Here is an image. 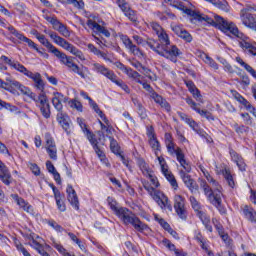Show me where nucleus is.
<instances>
[{"instance_id": "f257e3e1", "label": "nucleus", "mask_w": 256, "mask_h": 256, "mask_svg": "<svg viewBox=\"0 0 256 256\" xmlns=\"http://www.w3.org/2000/svg\"><path fill=\"white\" fill-rule=\"evenodd\" d=\"M196 21H199V23H203L204 21L208 25L216 27L228 37H236L237 39H239L241 35H243V32L239 31V28L237 27L236 23H234L233 21H229L219 15H215L213 19L200 12V14H198V18L196 19Z\"/></svg>"}, {"instance_id": "f03ea898", "label": "nucleus", "mask_w": 256, "mask_h": 256, "mask_svg": "<svg viewBox=\"0 0 256 256\" xmlns=\"http://www.w3.org/2000/svg\"><path fill=\"white\" fill-rule=\"evenodd\" d=\"M107 202L110 209L124 225H132L136 231H145L147 229V224L141 222L139 217L129 210V208L119 206V203L112 197H108Z\"/></svg>"}, {"instance_id": "7ed1b4c3", "label": "nucleus", "mask_w": 256, "mask_h": 256, "mask_svg": "<svg viewBox=\"0 0 256 256\" xmlns=\"http://www.w3.org/2000/svg\"><path fill=\"white\" fill-rule=\"evenodd\" d=\"M146 45L157 53V55L169 59L173 63H177V58L182 54L181 50L177 48L176 45L167 44L166 46H161V44L154 39H148Z\"/></svg>"}, {"instance_id": "20e7f679", "label": "nucleus", "mask_w": 256, "mask_h": 256, "mask_svg": "<svg viewBox=\"0 0 256 256\" xmlns=\"http://www.w3.org/2000/svg\"><path fill=\"white\" fill-rule=\"evenodd\" d=\"M53 55L56 56L57 59H59L62 65H65V67L72 71V73L79 75L81 79H87L89 75V68L85 66L80 67L79 65L75 64V62L73 61V57L67 56V54L59 50V48L55 51Z\"/></svg>"}, {"instance_id": "39448f33", "label": "nucleus", "mask_w": 256, "mask_h": 256, "mask_svg": "<svg viewBox=\"0 0 256 256\" xmlns=\"http://www.w3.org/2000/svg\"><path fill=\"white\" fill-rule=\"evenodd\" d=\"M22 91L24 92V95H27V97L32 99V101H35L36 106H38L45 119H49V117H51V105L49 104V100L45 93H40L37 96L29 88H22Z\"/></svg>"}, {"instance_id": "423d86ee", "label": "nucleus", "mask_w": 256, "mask_h": 256, "mask_svg": "<svg viewBox=\"0 0 256 256\" xmlns=\"http://www.w3.org/2000/svg\"><path fill=\"white\" fill-rule=\"evenodd\" d=\"M92 69L95 71V73H99V75H103V77H106V79H109L112 83L117 85V87H121L125 93H131V90L129 89V86L126 85L123 80L119 79L115 72L113 70L105 67V65H102L100 63H94L92 64Z\"/></svg>"}, {"instance_id": "0eeeda50", "label": "nucleus", "mask_w": 256, "mask_h": 256, "mask_svg": "<svg viewBox=\"0 0 256 256\" xmlns=\"http://www.w3.org/2000/svg\"><path fill=\"white\" fill-rule=\"evenodd\" d=\"M45 33L49 35L50 39H52V41H54L56 45L62 47V49H65V51H68V53H71V55H74V57L79 58L80 61H85V55L83 54V52L75 47L73 44H71L69 41L65 40V38L59 36L57 32L45 31Z\"/></svg>"}, {"instance_id": "6e6552de", "label": "nucleus", "mask_w": 256, "mask_h": 256, "mask_svg": "<svg viewBox=\"0 0 256 256\" xmlns=\"http://www.w3.org/2000/svg\"><path fill=\"white\" fill-rule=\"evenodd\" d=\"M142 185L147 193L152 197V199L160 205L162 208L168 209V211H173V206L169 203V198L165 196L161 191L155 189V187L149 185V182L142 180Z\"/></svg>"}, {"instance_id": "1a4fd4ad", "label": "nucleus", "mask_w": 256, "mask_h": 256, "mask_svg": "<svg viewBox=\"0 0 256 256\" xmlns=\"http://www.w3.org/2000/svg\"><path fill=\"white\" fill-rule=\"evenodd\" d=\"M164 3L175 7V9L183 11L185 15L192 17L195 21H197L199 14L201 13L195 10V5H193L189 0H164Z\"/></svg>"}, {"instance_id": "9d476101", "label": "nucleus", "mask_w": 256, "mask_h": 256, "mask_svg": "<svg viewBox=\"0 0 256 256\" xmlns=\"http://www.w3.org/2000/svg\"><path fill=\"white\" fill-rule=\"evenodd\" d=\"M200 187L203 189L204 195H206L208 201H210L214 207H217L220 213H225V208L221 206L223 193H215L205 180H200Z\"/></svg>"}, {"instance_id": "9b49d317", "label": "nucleus", "mask_w": 256, "mask_h": 256, "mask_svg": "<svg viewBox=\"0 0 256 256\" xmlns=\"http://www.w3.org/2000/svg\"><path fill=\"white\" fill-rule=\"evenodd\" d=\"M166 147L170 155L176 154L177 161L180 163L181 167H183L184 171H186V173H191V164L187 163V160H185V154H183V150H181L179 147L175 148L173 141L169 140L168 143H166Z\"/></svg>"}, {"instance_id": "f8f14e48", "label": "nucleus", "mask_w": 256, "mask_h": 256, "mask_svg": "<svg viewBox=\"0 0 256 256\" xmlns=\"http://www.w3.org/2000/svg\"><path fill=\"white\" fill-rule=\"evenodd\" d=\"M156 157L158 159L163 175L165 176L167 181H169L171 187L177 190L179 187V184L177 183V179H175V176L173 175V173L169 171V166L167 165V161H165V158H163V156H159V154L156 155Z\"/></svg>"}, {"instance_id": "ddd939ff", "label": "nucleus", "mask_w": 256, "mask_h": 256, "mask_svg": "<svg viewBox=\"0 0 256 256\" xmlns=\"http://www.w3.org/2000/svg\"><path fill=\"white\" fill-rule=\"evenodd\" d=\"M21 73L26 77H28V79H32V81H34L35 89H37L40 93H45V82L41 77V73L39 72L33 73L29 71L26 67L24 68V70H22Z\"/></svg>"}, {"instance_id": "4468645a", "label": "nucleus", "mask_w": 256, "mask_h": 256, "mask_svg": "<svg viewBox=\"0 0 256 256\" xmlns=\"http://www.w3.org/2000/svg\"><path fill=\"white\" fill-rule=\"evenodd\" d=\"M119 37L124 47H126L132 55L139 57V59H143V57H145V53L142 52L140 47H137V45L133 44V41L129 39V36L120 34Z\"/></svg>"}, {"instance_id": "2eb2a0df", "label": "nucleus", "mask_w": 256, "mask_h": 256, "mask_svg": "<svg viewBox=\"0 0 256 256\" xmlns=\"http://www.w3.org/2000/svg\"><path fill=\"white\" fill-rule=\"evenodd\" d=\"M86 25H88L89 29L93 30V33L96 35H104V37H111V32L105 28V22H96L93 19H88L86 22Z\"/></svg>"}, {"instance_id": "dca6fc26", "label": "nucleus", "mask_w": 256, "mask_h": 256, "mask_svg": "<svg viewBox=\"0 0 256 256\" xmlns=\"http://www.w3.org/2000/svg\"><path fill=\"white\" fill-rule=\"evenodd\" d=\"M88 141L93 146V149L96 155L99 157L100 161L104 165H106V167H111V163H109V160L105 156V153H103V151H101V149L99 148V141L97 140V138H95V134L88 132Z\"/></svg>"}, {"instance_id": "f3484780", "label": "nucleus", "mask_w": 256, "mask_h": 256, "mask_svg": "<svg viewBox=\"0 0 256 256\" xmlns=\"http://www.w3.org/2000/svg\"><path fill=\"white\" fill-rule=\"evenodd\" d=\"M238 45L242 48L244 53H248V55L256 56V47L253 45V42H251V38H249L245 34H240V37L238 38Z\"/></svg>"}, {"instance_id": "a211bd4d", "label": "nucleus", "mask_w": 256, "mask_h": 256, "mask_svg": "<svg viewBox=\"0 0 256 256\" xmlns=\"http://www.w3.org/2000/svg\"><path fill=\"white\" fill-rule=\"evenodd\" d=\"M174 209L182 221L187 219V209L185 208V198L183 196L179 194L174 196Z\"/></svg>"}, {"instance_id": "6ab92c4d", "label": "nucleus", "mask_w": 256, "mask_h": 256, "mask_svg": "<svg viewBox=\"0 0 256 256\" xmlns=\"http://www.w3.org/2000/svg\"><path fill=\"white\" fill-rule=\"evenodd\" d=\"M8 31L12 35H14V37H17V39H19V41H23L24 43H27L28 47H30L31 49H35V51H37V53L43 54V52L41 50H39V48L37 47V44H35V42H33V40L25 37V35L21 34L19 31H17V29H15V27L9 26Z\"/></svg>"}, {"instance_id": "aec40b11", "label": "nucleus", "mask_w": 256, "mask_h": 256, "mask_svg": "<svg viewBox=\"0 0 256 256\" xmlns=\"http://www.w3.org/2000/svg\"><path fill=\"white\" fill-rule=\"evenodd\" d=\"M46 145L45 149L52 161H57V145L55 144V140L51 137L50 133L45 134Z\"/></svg>"}, {"instance_id": "412c9836", "label": "nucleus", "mask_w": 256, "mask_h": 256, "mask_svg": "<svg viewBox=\"0 0 256 256\" xmlns=\"http://www.w3.org/2000/svg\"><path fill=\"white\" fill-rule=\"evenodd\" d=\"M147 137L151 149H153L155 155H158L159 151H161V144L159 143V140H157V135H155L153 126L147 128Z\"/></svg>"}, {"instance_id": "4be33fe9", "label": "nucleus", "mask_w": 256, "mask_h": 256, "mask_svg": "<svg viewBox=\"0 0 256 256\" xmlns=\"http://www.w3.org/2000/svg\"><path fill=\"white\" fill-rule=\"evenodd\" d=\"M216 173L217 175H223L227 185L231 187V189H235V178L233 177V174H231V170L229 169V167H216Z\"/></svg>"}, {"instance_id": "5701e85b", "label": "nucleus", "mask_w": 256, "mask_h": 256, "mask_svg": "<svg viewBox=\"0 0 256 256\" xmlns=\"http://www.w3.org/2000/svg\"><path fill=\"white\" fill-rule=\"evenodd\" d=\"M0 87L2 89H6V91H9V87H14L15 89H19L22 95H25L23 88L28 89L26 86L13 78H6V82H3V80L0 79Z\"/></svg>"}, {"instance_id": "b1692460", "label": "nucleus", "mask_w": 256, "mask_h": 256, "mask_svg": "<svg viewBox=\"0 0 256 256\" xmlns=\"http://www.w3.org/2000/svg\"><path fill=\"white\" fill-rule=\"evenodd\" d=\"M189 172L180 171V177L187 188L191 191V193H195V191H199V185H197V182L191 178V175L187 174Z\"/></svg>"}, {"instance_id": "393cba45", "label": "nucleus", "mask_w": 256, "mask_h": 256, "mask_svg": "<svg viewBox=\"0 0 256 256\" xmlns=\"http://www.w3.org/2000/svg\"><path fill=\"white\" fill-rule=\"evenodd\" d=\"M186 103L187 105H189L191 107V109H193V111H196V113H199V115L201 117H205V119H208V121H214L215 118H213V115L211 114V112L207 111V110H201V108H198V103H196L195 101H193V99L191 98H186Z\"/></svg>"}, {"instance_id": "a878e982", "label": "nucleus", "mask_w": 256, "mask_h": 256, "mask_svg": "<svg viewBox=\"0 0 256 256\" xmlns=\"http://www.w3.org/2000/svg\"><path fill=\"white\" fill-rule=\"evenodd\" d=\"M0 181H2V183L7 186L13 183V176H11V172L9 171V168L1 160H0Z\"/></svg>"}, {"instance_id": "bb28decb", "label": "nucleus", "mask_w": 256, "mask_h": 256, "mask_svg": "<svg viewBox=\"0 0 256 256\" xmlns=\"http://www.w3.org/2000/svg\"><path fill=\"white\" fill-rule=\"evenodd\" d=\"M171 29L175 35L180 37V39H183L186 43H191L193 41V36L191 33H189L185 28L179 26V25H172Z\"/></svg>"}, {"instance_id": "cd10ccee", "label": "nucleus", "mask_w": 256, "mask_h": 256, "mask_svg": "<svg viewBox=\"0 0 256 256\" xmlns=\"http://www.w3.org/2000/svg\"><path fill=\"white\" fill-rule=\"evenodd\" d=\"M242 25L252 31H256V15L255 14H240Z\"/></svg>"}, {"instance_id": "c85d7f7f", "label": "nucleus", "mask_w": 256, "mask_h": 256, "mask_svg": "<svg viewBox=\"0 0 256 256\" xmlns=\"http://www.w3.org/2000/svg\"><path fill=\"white\" fill-rule=\"evenodd\" d=\"M178 116L180 117L181 121H184L185 123H187V125H189V127H191V129H193V131L198 133V135H201L203 133L201 128H199V124H197V122H195V120H193L187 114H185L183 112H178Z\"/></svg>"}, {"instance_id": "c756f323", "label": "nucleus", "mask_w": 256, "mask_h": 256, "mask_svg": "<svg viewBox=\"0 0 256 256\" xmlns=\"http://www.w3.org/2000/svg\"><path fill=\"white\" fill-rule=\"evenodd\" d=\"M68 99L65 97V95L56 92L54 93V97L52 98V105L56 110L59 111V113H62L63 111V103H67Z\"/></svg>"}, {"instance_id": "7c9ffc66", "label": "nucleus", "mask_w": 256, "mask_h": 256, "mask_svg": "<svg viewBox=\"0 0 256 256\" xmlns=\"http://www.w3.org/2000/svg\"><path fill=\"white\" fill-rule=\"evenodd\" d=\"M68 195V201L74 207V209L79 210V198L77 197V192L73 189V186L68 185L66 189Z\"/></svg>"}, {"instance_id": "2f4dec72", "label": "nucleus", "mask_w": 256, "mask_h": 256, "mask_svg": "<svg viewBox=\"0 0 256 256\" xmlns=\"http://www.w3.org/2000/svg\"><path fill=\"white\" fill-rule=\"evenodd\" d=\"M12 199L25 211L26 213H29L30 215H35V210H33V206L29 203L25 202L23 198H20L18 195L13 194Z\"/></svg>"}, {"instance_id": "473e14b6", "label": "nucleus", "mask_w": 256, "mask_h": 256, "mask_svg": "<svg viewBox=\"0 0 256 256\" xmlns=\"http://www.w3.org/2000/svg\"><path fill=\"white\" fill-rule=\"evenodd\" d=\"M230 157L234 163H236L237 167L240 171H245L247 164H245V160L239 153H237L235 150L230 149Z\"/></svg>"}, {"instance_id": "72a5a7b5", "label": "nucleus", "mask_w": 256, "mask_h": 256, "mask_svg": "<svg viewBox=\"0 0 256 256\" xmlns=\"http://www.w3.org/2000/svg\"><path fill=\"white\" fill-rule=\"evenodd\" d=\"M185 85L188 88V91H190V93L193 95L194 99L199 101V103H203V96L201 95L199 89H197L195 86V83H193L191 80H187L185 81Z\"/></svg>"}, {"instance_id": "f704fd0d", "label": "nucleus", "mask_w": 256, "mask_h": 256, "mask_svg": "<svg viewBox=\"0 0 256 256\" xmlns=\"http://www.w3.org/2000/svg\"><path fill=\"white\" fill-rule=\"evenodd\" d=\"M57 121L59 125H61L62 129L66 131V133L71 132V124L69 123V116L63 112H59L57 114Z\"/></svg>"}, {"instance_id": "c9c22d12", "label": "nucleus", "mask_w": 256, "mask_h": 256, "mask_svg": "<svg viewBox=\"0 0 256 256\" xmlns=\"http://www.w3.org/2000/svg\"><path fill=\"white\" fill-rule=\"evenodd\" d=\"M0 59L3 61V63H6V65H9L12 69H15V71H18L19 73H22L25 68L23 64L19 63V61L12 60L5 55L1 56Z\"/></svg>"}, {"instance_id": "e433bc0d", "label": "nucleus", "mask_w": 256, "mask_h": 256, "mask_svg": "<svg viewBox=\"0 0 256 256\" xmlns=\"http://www.w3.org/2000/svg\"><path fill=\"white\" fill-rule=\"evenodd\" d=\"M36 39H38L39 43L46 47L48 49L49 53H52V55L55 53V51L58 49L55 47L47 38H45V35L36 33L35 34Z\"/></svg>"}, {"instance_id": "4c0bfd02", "label": "nucleus", "mask_w": 256, "mask_h": 256, "mask_svg": "<svg viewBox=\"0 0 256 256\" xmlns=\"http://www.w3.org/2000/svg\"><path fill=\"white\" fill-rule=\"evenodd\" d=\"M99 124H100V127L102 129V131H98L97 132V135H98V139L100 141H104L105 139V133H106V137H111V135H113V127H107L105 124H103V122H101V120H99Z\"/></svg>"}, {"instance_id": "58836bf2", "label": "nucleus", "mask_w": 256, "mask_h": 256, "mask_svg": "<svg viewBox=\"0 0 256 256\" xmlns=\"http://www.w3.org/2000/svg\"><path fill=\"white\" fill-rule=\"evenodd\" d=\"M241 210L243 212L244 217H246L248 221L256 223V211L252 207L244 205L241 207Z\"/></svg>"}, {"instance_id": "ea45409f", "label": "nucleus", "mask_w": 256, "mask_h": 256, "mask_svg": "<svg viewBox=\"0 0 256 256\" xmlns=\"http://www.w3.org/2000/svg\"><path fill=\"white\" fill-rule=\"evenodd\" d=\"M151 97L155 101V103L160 105V107H162L163 109H165L167 111H171V106L169 105V102H167V100L163 99V97L161 95H159L155 92H152Z\"/></svg>"}, {"instance_id": "a19ab883", "label": "nucleus", "mask_w": 256, "mask_h": 256, "mask_svg": "<svg viewBox=\"0 0 256 256\" xmlns=\"http://www.w3.org/2000/svg\"><path fill=\"white\" fill-rule=\"evenodd\" d=\"M199 57H200V59H202V61H204V63L209 65L215 71H217V69H219V64H217V62H215V60H213V58L209 57V55H207L205 52H200Z\"/></svg>"}, {"instance_id": "79ce46f5", "label": "nucleus", "mask_w": 256, "mask_h": 256, "mask_svg": "<svg viewBox=\"0 0 256 256\" xmlns=\"http://www.w3.org/2000/svg\"><path fill=\"white\" fill-rule=\"evenodd\" d=\"M235 61H236V63H239V65H240L241 67H243V68L245 69V71H247V73H250V75H251L252 77H254V79H256V71H255V69H253V67H251V65L247 64V63H246L245 61H243L242 58L239 57V56H237V57L235 58Z\"/></svg>"}, {"instance_id": "37998d69", "label": "nucleus", "mask_w": 256, "mask_h": 256, "mask_svg": "<svg viewBox=\"0 0 256 256\" xmlns=\"http://www.w3.org/2000/svg\"><path fill=\"white\" fill-rule=\"evenodd\" d=\"M137 165H138L140 171H142V174L145 177H147V175H150V173L153 172L151 170V168H149V164H147V162H145V160L143 158H138L137 159Z\"/></svg>"}, {"instance_id": "c03bdc74", "label": "nucleus", "mask_w": 256, "mask_h": 256, "mask_svg": "<svg viewBox=\"0 0 256 256\" xmlns=\"http://www.w3.org/2000/svg\"><path fill=\"white\" fill-rule=\"evenodd\" d=\"M199 219H201L207 231L210 233L213 232V226H211V218H209L205 212H199Z\"/></svg>"}, {"instance_id": "a18cd8bd", "label": "nucleus", "mask_w": 256, "mask_h": 256, "mask_svg": "<svg viewBox=\"0 0 256 256\" xmlns=\"http://www.w3.org/2000/svg\"><path fill=\"white\" fill-rule=\"evenodd\" d=\"M158 39H159V45L160 47H165L167 45H171V40H169V35L167 34V32H165V30L163 32H160L157 35Z\"/></svg>"}, {"instance_id": "49530a36", "label": "nucleus", "mask_w": 256, "mask_h": 256, "mask_svg": "<svg viewBox=\"0 0 256 256\" xmlns=\"http://www.w3.org/2000/svg\"><path fill=\"white\" fill-rule=\"evenodd\" d=\"M232 95H233L234 99H236V101H238V103H240L241 105H243L245 107V109H248L249 106L251 105V103L249 101H247V99H245V97L241 96V94H239V92L232 91Z\"/></svg>"}, {"instance_id": "de8ad7c7", "label": "nucleus", "mask_w": 256, "mask_h": 256, "mask_svg": "<svg viewBox=\"0 0 256 256\" xmlns=\"http://www.w3.org/2000/svg\"><path fill=\"white\" fill-rule=\"evenodd\" d=\"M210 184V188L214 193H223V188L221 187V184L215 180V178L211 177L209 180H207Z\"/></svg>"}, {"instance_id": "09e8293b", "label": "nucleus", "mask_w": 256, "mask_h": 256, "mask_svg": "<svg viewBox=\"0 0 256 256\" xmlns=\"http://www.w3.org/2000/svg\"><path fill=\"white\" fill-rule=\"evenodd\" d=\"M124 15L128 17L133 23L137 22V12L131 9V6H128L126 9L122 10Z\"/></svg>"}, {"instance_id": "8fccbe9b", "label": "nucleus", "mask_w": 256, "mask_h": 256, "mask_svg": "<svg viewBox=\"0 0 256 256\" xmlns=\"http://www.w3.org/2000/svg\"><path fill=\"white\" fill-rule=\"evenodd\" d=\"M190 203H191L192 209H194L198 217H199V213H204L203 210H201V203L197 201V198H195V196H190Z\"/></svg>"}, {"instance_id": "3c124183", "label": "nucleus", "mask_w": 256, "mask_h": 256, "mask_svg": "<svg viewBox=\"0 0 256 256\" xmlns=\"http://www.w3.org/2000/svg\"><path fill=\"white\" fill-rule=\"evenodd\" d=\"M125 74L128 75L130 77V79H133L134 81H136V83H142L141 82V74H139V72L134 71L131 68H128V70H126Z\"/></svg>"}, {"instance_id": "603ef678", "label": "nucleus", "mask_w": 256, "mask_h": 256, "mask_svg": "<svg viewBox=\"0 0 256 256\" xmlns=\"http://www.w3.org/2000/svg\"><path fill=\"white\" fill-rule=\"evenodd\" d=\"M45 19L48 21V23H51L55 31H58V29L63 25V23H61L57 17L46 16Z\"/></svg>"}, {"instance_id": "864d4df0", "label": "nucleus", "mask_w": 256, "mask_h": 256, "mask_svg": "<svg viewBox=\"0 0 256 256\" xmlns=\"http://www.w3.org/2000/svg\"><path fill=\"white\" fill-rule=\"evenodd\" d=\"M256 12L255 4H246L243 9L240 11V15H252L251 12Z\"/></svg>"}, {"instance_id": "5fc2aeb1", "label": "nucleus", "mask_w": 256, "mask_h": 256, "mask_svg": "<svg viewBox=\"0 0 256 256\" xmlns=\"http://www.w3.org/2000/svg\"><path fill=\"white\" fill-rule=\"evenodd\" d=\"M77 123L81 127L83 133L86 135L87 139H89V133H93L87 128V124H85V120L82 118H77Z\"/></svg>"}, {"instance_id": "6e6d98bb", "label": "nucleus", "mask_w": 256, "mask_h": 256, "mask_svg": "<svg viewBox=\"0 0 256 256\" xmlns=\"http://www.w3.org/2000/svg\"><path fill=\"white\" fill-rule=\"evenodd\" d=\"M69 105L72 109H76V111H83V104H81V102L79 100H77V98L71 100L69 102Z\"/></svg>"}, {"instance_id": "4d7b16f0", "label": "nucleus", "mask_w": 256, "mask_h": 256, "mask_svg": "<svg viewBox=\"0 0 256 256\" xmlns=\"http://www.w3.org/2000/svg\"><path fill=\"white\" fill-rule=\"evenodd\" d=\"M57 31H58V33H60V35H62V37H66V38L71 37V32L65 26V24H62V26Z\"/></svg>"}, {"instance_id": "13d9d810", "label": "nucleus", "mask_w": 256, "mask_h": 256, "mask_svg": "<svg viewBox=\"0 0 256 256\" xmlns=\"http://www.w3.org/2000/svg\"><path fill=\"white\" fill-rule=\"evenodd\" d=\"M110 149L112 153H119V144L113 139V136H109Z\"/></svg>"}, {"instance_id": "bf43d9fd", "label": "nucleus", "mask_w": 256, "mask_h": 256, "mask_svg": "<svg viewBox=\"0 0 256 256\" xmlns=\"http://www.w3.org/2000/svg\"><path fill=\"white\" fill-rule=\"evenodd\" d=\"M69 5H73L76 9H83L85 3L83 0H66Z\"/></svg>"}, {"instance_id": "052dcab7", "label": "nucleus", "mask_w": 256, "mask_h": 256, "mask_svg": "<svg viewBox=\"0 0 256 256\" xmlns=\"http://www.w3.org/2000/svg\"><path fill=\"white\" fill-rule=\"evenodd\" d=\"M150 179V183L152 187H159V180L157 179V176L153 175V172H150V174H147V176Z\"/></svg>"}, {"instance_id": "680f3d73", "label": "nucleus", "mask_w": 256, "mask_h": 256, "mask_svg": "<svg viewBox=\"0 0 256 256\" xmlns=\"http://www.w3.org/2000/svg\"><path fill=\"white\" fill-rule=\"evenodd\" d=\"M150 27L155 31L156 35H160V33L165 31L157 22L150 23Z\"/></svg>"}, {"instance_id": "e2e57ef3", "label": "nucleus", "mask_w": 256, "mask_h": 256, "mask_svg": "<svg viewBox=\"0 0 256 256\" xmlns=\"http://www.w3.org/2000/svg\"><path fill=\"white\" fill-rule=\"evenodd\" d=\"M208 3H212V5H215V7H218V9H225L226 5L225 2L221 0H205Z\"/></svg>"}, {"instance_id": "0e129e2a", "label": "nucleus", "mask_w": 256, "mask_h": 256, "mask_svg": "<svg viewBox=\"0 0 256 256\" xmlns=\"http://www.w3.org/2000/svg\"><path fill=\"white\" fill-rule=\"evenodd\" d=\"M48 225H50V227H52V229H55V231H58V233H63L64 229L63 227H61V225H59L57 222L50 220L48 222Z\"/></svg>"}, {"instance_id": "69168bd1", "label": "nucleus", "mask_w": 256, "mask_h": 256, "mask_svg": "<svg viewBox=\"0 0 256 256\" xmlns=\"http://www.w3.org/2000/svg\"><path fill=\"white\" fill-rule=\"evenodd\" d=\"M29 168L34 175H36V176L41 175V169L39 168V166L37 164L29 163Z\"/></svg>"}, {"instance_id": "338daca9", "label": "nucleus", "mask_w": 256, "mask_h": 256, "mask_svg": "<svg viewBox=\"0 0 256 256\" xmlns=\"http://www.w3.org/2000/svg\"><path fill=\"white\" fill-rule=\"evenodd\" d=\"M144 75L150 79V81H157V75L155 73H153L151 70L146 69V71H144Z\"/></svg>"}, {"instance_id": "774afa93", "label": "nucleus", "mask_w": 256, "mask_h": 256, "mask_svg": "<svg viewBox=\"0 0 256 256\" xmlns=\"http://www.w3.org/2000/svg\"><path fill=\"white\" fill-rule=\"evenodd\" d=\"M241 117L243 118L245 125H253V120L251 119L249 113H242Z\"/></svg>"}]
</instances>
